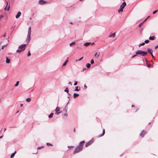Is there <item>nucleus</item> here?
<instances>
[{"instance_id": "nucleus-36", "label": "nucleus", "mask_w": 158, "mask_h": 158, "mask_svg": "<svg viewBox=\"0 0 158 158\" xmlns=\"http://www.w3.org/2000/svg\"><path fill=\"white\" fill-rule=\"evenodd\" d=\"M8 3L7 2H6V7L4 8V10H6V7H7V6L8 5Z\"/></svg>"}, {"instance_id": "nucleus-45", "label": "nucleus", "mask_w": 158, "mask_h": 158, "mask_svg": "<svg viewBox=\"0 0 158 158\" xmlns=\"http://www.w3.org/2000/svg\"><path fill=\"white\" fill-rule=\"evenodd\" d=\"M69 84L70 85H72V83L71 82H69Z\"/></svg>"}, {"instance_id": "nucleus-18", "label": "nucleus", "mask_w": 158, "mask_h": 158, "mask_svg": "<svg viewBox=\"0 0 158 158\" xmlns=\"http://www.w3.org/2000/svg\"><path fill=\"white\" fill-rule=\"evenodd\" d=\"M79 94H76V93H74L73 94V98H76L77 97H78V96H79Z\"/></svg>"}, {"instance_id": "nucleus-32", "label": "nucleus", "mask_w": 158, "mask_h": 158, "mask_svg": "<svg viewBox=\"0 0 158 158\" xmlns=\"http://www.w3.org/2000/svg\"><path fill=\"white\" fill-rule=\"evenodd\" d=\"M31 54L30 52V51H28V53L27 54V56H31Z\"/></svg>"}, {"instance_id": "nucleus-56", "label": "nucleus", "mask_w": 158, "mask_h": 158, "mask_svg": "<svg viewBox=\"0 0 158 158\" xmlns=\"http://www.w3.org/2000/svg\"><path fill=\"white\" fill-rule=\"evenodd\" d=\"M97 54V52H96V53H95V54L94 56H96V54Z\"/></svg>"}, {"instance_id": "nucleus-59", "label": "nucleus", "mask_w": 158, "mask_h": 158, "mask_svg": "<svg viewBox=\"0 0 158 158\" xmlns=\"http://www.w3.org/2000/svg\"><path fill=\"white\" fill-rule=\"evenodd\" d=\"M70 23L71 24H73V23L72 22H70Z\"/></svg>"}, {"instance_id": "nucleus-10", "label": "nucleus", "mask_w": 158, "mask_h": 158, "mask_svg": "<svg viewBox=\"0 0 158 158\" xmlns=\"http://www.w3.org/2000/svg\"><path fill=\"white\" fill-rule=\"evenodd\" d=\"M116 33V32H114V33H113L112 34L110 35L109 36V37L110 38H114V37L115 36V33Z\"/></svg>"}, {"instance_id": "nucleus-42", "label": "nucleus", "mask_w": 158, "mask_h": 158, "mask_svg": "<svg viewBox=\"0 0 158 158\" xmlns=\"http://www.w3.org/2000/svg\"><path fill=\"white\" fill-rule=\"evenodd\" d=\"M6 45H4L2 47V48H1V49H3L4 47L6 46Z\"/></svg>"}, {"instance_id": "nucleus-14", "label": "nucleus", "mask_w": 158, "mask_h": 158, "mask_svg": "<svg viewBox=\"0 0 158 158\" xmlns=\"http://www.w3.org/2000/svg\"><path fill=\"white\" fill-rule=\"evenodd\" d=\"M149 39L150 40H153L156 39V37L154 36H150Z\"/></svg>"}, {"instance_id": "nucleus-29", "label": "nucleus", "mask_w": 158, "mask_h": 158, "mask_svg": "<svg viewBox=\"0 0 158 158\" xmlns=\"http://www.w3.org/2000/svg\"><path fill=\"white\" fill-rule=\"evenodd\" d=\"M149 40H146L144 41V43L146 44H148L149 42Z\"/></svg>"}, {"instance_id": "nucleus-20", "label": "nucleus", "mask_w": 158, "mask_h": 158, "mask_svg": "<svg viewBox=\"0 0 158 158\" xmlns=\"http://www.w3.org/2000/svg\"><path fill=\"white\" fill-rule=\"evenodd\" d=\"M86 66L87 68H89L91 66V64L89 63H87L86 64Z\"/></svg>"}, {"instance_id": "nucleus-34", "label": "nucleus", "mask_w": 158, "mask_h": 158, "mask_svg": "<svg viewBox=\"0 0 158 158\" xmlns=\"http://www.w3.org/2000/svg\"><path fill=\"white\" fill-rule=\"evenodd\" d=\"M158 11V10H156L155 11H154L153 12V14H155L156 12H157V11Z\"/></svg>"}, {"instance_id": "nucleus-35", "label": "nucleus", "mask_w": 158, "mask_h": 158, "mask_svg": "<svg viewBox=\"0 0 158 158\" xmlns=\"http://www.w3.org/2000/svg\"><path fill=\"white\" fill-rule=\"evenodd\" d=\"M46 144L47 145H50V146H52V145L49 143H46Z\"/></svg>"}, {"instance_id": "nucleus-41", "label": "nucleus", "mask_w": 158, "mask_h": 158, "mask_svg": "<svg viewBox=\"0 0 158 158\" xmlns=\"http://www.w3.org/2000/svg\"><path fill=\"white\" fill-rule=\"evenodd\" d=\"M10 5H9V6H8V8H7V11H8V10H9V9H10Z\"/></svg>"}, {"instance_id": "nucleus-55", "label": "nucleus", "mask_w": 158, "mask_h": 158, "mask_svg": "<svg viewBox=\"0 0 158 158\" xmlns=\"http://www.w3.org/2000/svg\"><path fill=\"white\" fill-rule=\"evenodd\" d=\"M69 101H68V103H67V105H68V103H69Z\"/></svg>"}, {"instance_id": "nucleus-48", "label": "nucleus", "mask_w": 158, "mask_h": 158, "mask_svg": "<svg viewBox=\"0 0 158 158\" xmlns=\"http://www.w3.org/2000/svg\"><path fill=\"white\" fill-rule=\"evenodd\" d=\"M151 54V56H152V57L153 58H154V56H153V55L152 53Z\"/></svg>"}, {"instance_id": "nucleus-30", "label": "nucleus", "mask_w": 158, "mask_h": 158, "mask_svg": "<svg viewBox=\"0 0 158 158\" xmlns=\"http://www.w3.org/2000/svg\"><path fill=\"white\" fill-rule=\"evenodd\" d=\"M145 44V43H143L141 44H139V46H143V45H144Z\"/></svg>"}, {"instance_id": "nucleus-44", "label": "nucleus", "mask_w": 158, "mask_h": 158, "mask_svg": "<svg viewBox=\"0 0 158 158\" xmlns=\"http://www.w3.org/2000/svg\"><path fill=\"white\" fill-rule=\"evenodd\" d=\"M143 23L142 22V23H140L139 25V27H140L141 26V25Z\"/></svg>"}, {"instance_id": "nucleus-16", "label": "nucleus", "mask_w": 158, "mask_h": 158, "mask_svg": "<svg viewBox=\"0 0 158 158\" xmlns=\"http://www.w3.org/2000/svg\"><path fill=\"white\" fill-rule=\"evenodd\" d=\"M10 60L7 57H6V63L7 64H9L10 63Z\"/></svg>"}, {"instance_id": "nucleus-63", "label": "nucleus", "mask_w": 158, "mask_h": 158, "mask_svg": "<svg viewBox=\"0 0 158 158\" xmlns=\"http://www.w3.org/2000/svg\"><path fill=\"white\" fill-rule=\"evenodd\" d=\"M94 44V43H93L92 44Z\"/></svg>"}, {"instance_id": "nucleus-22", "label": "nucleus", "mask_w": 158, "mask_h": 158, "mask_svg": "<svg viewBox=\"0 0 158 158\" xmlns=\"http://www.w3.org/2000/svg\"><path fill=\"white\" fill-rule=\"evenodd\" d=\"M80 88H79V89H78V86H77L76 87L75 89L74 90L75 91H79V89H80Z\"/></svg>"}, {"instance_id": "nucleus-33", "label": "nucleus", "mask_w": 158, "mask_h": 158, "mask_svg": "<svg viewBox=\"0 0 158 158\" xmlns=\"http://www.w3.org/2000/svg\"><path fill=\"white\" fill-rule=\"evenodd\" d=\"M94 61L93 59H92L90 63L91 64H93L94 63Z\"/></svg>"}, {"instance_id": "nucleus-1", "label": "nucleus", "mask_w": 158, "mask_h": 158, "mask_svg": "<svg viewBox=\"0 0 158 158\" xmlns=\"http://www.w3.org/2000/svg\"><path fill=\"white\" fill-rule=\"evenodd\" d=\"M85 143L84 141H81L79 144L75 148L73 152V154H76L82 150L83 148V143Z\"/></svg>"}, {"instance_id": "nucleus-21", "label": "nucleus", "mask_w": 158, "mask_h": 158, "mask_svg": "<svg viewBox=\"0 0 158 158\" xmlns=\"http://www.w3.org/2000/svg\"><path fill=\"white\" fill-rule=\"evenodd\" d=\"M53 113H51L48 116L49 118H51L52 117V116H53Z\"/></svg>"}, {"instance_id": "nucleus-61", "label": "nucleus", "mask_w": 158, "mask_h": 158, "mask_svg": "<svg viewBox=\"0 0 158 158\" xmlns=\"http://www.w3.org/2000/svg\"><path fill=\"white\" fill-rule=\"evenodd\" d=\"M75 129H74V132H75Z\"/></svg>"}, {"instance_id": "nucleus-5", "label": "nucleus", "mask_w": 158, "mask_h": 158, "mask_svg": "<svg viewBox=\"0 0 158 158\" xmlns=\"http://www.w3.org/2000/svg\"><path fill=\"white\" fill-rule=\"evenodd\" d=\"M55 114H58L60 113V108L57 107L55 109Z\"/></svg>"}, {"instance_id": "nucleus-40", "label": "nucleus", "mask_w": 158, "mask_h": 158, "mask_svg": "<svg viewBox=\"0 0 158 158\" xmlns=\"http://www.w3.org/2000/svg\"><path fill=\"white\" fill-rule=\"evenodd\" d=\"M3 15H0V20L3 17Z\"/></svg>"}, {"instance_id": "nucleus-37", "label": "nucleus", "mask_w": 158, "mask_h": 158, "mask_svg": "<svg viewBox=\"0 0 158 158\" xmlns=\"http://www.w3.org/2000/svg\"><path fill=\"white\" fill-rule=\"evenodd\" d=\"M43 146L39 147H38V149H40L41 148H43Z\"/></svg>"}, {"instance_id": "nucleus-12", "label": "nucleus", "mask_w": 158, "mask_h": 158, "mask_svg": "<svg viewBox=\"0 0 158 158\" xmlns=\"http://www.w3.org/2000/svg\"><path fill=\"white\" fill-rule=\"evenodd\" d=\"M148 52L150 54H151L152 53L153 51L152 49L150 48H148L147 49Z\"/></svg>"}, {"instance_id": "nucleus-28", "label": "nucleus", "mask_w": 158, "mask_h": 158, "mask_svg": "<svg viewBox=\"0 0 158 158\" xmlns=\"http://www.w3.org/2000/svg\"><path fill=\"white\" fill-rule=\"evenodd\" d=\"M19 81H17V82L16 83V84L15 85V86L16 87V86H18V85H19Z\"/></svg>"}, {"instance_id": "nucleus-64", "label": "nucleus", "mask_w": 158, "mask_h": 158, "mask_svg": "<svg viewBox=\"0 0 158 158\" xmlns=\"http://www.w3.org/2000/svg\"><path fill=\"white\" fill-rule=\"evenodd\" d=\"M150 123H150H150H149V124H150Z\"/></svg>"}, {"instance_id": "nucleus-38", "label": "nucleus", "mask_w": 158, "mask_h": 158, "mask_svg": "<svg viewBox=\"0 0 158 158\" xmlns=\"http://www.w3.org/2000/svg\"><path fill=\"white\" fill-rule=\"evenodd\" d=\"M83 57H81V58H80L78 60H76V61H80L83 58Z\"/></svg>"}, {"instance_id": "nucleus-23", "label": "nucleus", "mask_w": 158, "mask_h": 158, "mask_svg": "<svg viewBox=\"0 0 158 158\" xmlns=\"http://www.w3.org/2000/svg\"><path fill=\"white\" fill-rule=\"evenodd\" d=\"M105 133V129H104L103 130L102 134L99 137L102 136H103L104 135Z\"/></svg>"}, {"instance_id": "nucleus-49", "label": "nucleus", "mask_w": 158, "mask_h": 158, "mask_svg": "<svg viewBox=\"0 0 158 158\" xmlns=\"http://www.w3.org/2000/svg\"><path fill=\"white\" fill-rule=\"evenodd\" d=\"M158 47V45H157L155 47V48H157Z\"/></svg>"}, {"instance_id": "nucleus-17", "label": "nucleus", "mask_w": 158, "mask_h": 158, "mask_svg": "<svg viewBox=\"0 0 158 158\" xmlns=\"http://www.w3.org/2000/svg\"><path fill=\"white\" fill-rule=\"evenodd\" d=\"M64 91L65 92H66L68 94V95H69V96L70 95V94H69V90L68 89V88H66L64 90Z\"/></svg>"}, {"instance_id": "nucleus-46", "label": "nucleus", "mask_w": 158, "mask_h": 158, "mask_svg": "<svg viewBox=\"0 0 158 158\" xmlns=\"http://www.w3.org/2000/svg\"><path fill=\"white\" fill-rule=\"evenodd\" d=\"M147 18H146V19H145L144 20V21L143 22V23L145 21H146L147 20Z\"/></svg>"}, {"instance_id": "nucleus-4", "label": "nucleus", "mask_w": 158, "mask_h": 158, "mask_svg": "<svg viewBox=\"0 0 158 158\" xmlns=\"http://www.w3.org/2000/svg\"><path fill=\"white\" fill-rule=\"evenodd\" d=\"M26 47V45L25 44H23L21 45V46L19 47V48L20 49H21L22 51H23L25 49Z\"/></svg>"}, {"instance_id": "nucleus-51", "label": "nucleus", "mask_w": 158, "mask_h": 158, "mask_svg": "<svg viewBox=\"0 0 158 158\" xmlns=\"http://www.w3.org/2000/svg\"><path fill=\"white\" fill-rule=\"evenodd\" d=\"M20 105L22 107L23 106V104L21 103V104H20Z\"/></svg>"}, {"instance_id": "nucleus-7", "label": "nucleus", "mask_w": 158, "mask_h": 158, "mask_svg": "<svg viewBox=\"0 0 158 158\" xmlns=\"http://www.w3.org/2000/svg\"><path fill=\"white\" fill-rule=\"evenodd\" d=\"M31 27H29L28 29V34L27 36H31Z\"/></svg>"}, {"instance_id": "nucleus-13", "label": "nucleus", "mask_w": 158, "mask_h": 158, "mask_svg": "<svg viewBox=\"0 0 158 158\" xmlns=\"http://www.w3.org/2000/svg\"><path fill=\"white\" fill-rule=\"evenodd\" d=\"M31 36H27V39L26 40V42L27 43H28L30 40V39H31V37H30Z\"/></svg>"}, {"instance_id": "nucleus-53", "label": "nucleus", "mask_w": 158, "mask_h": 158, "mask_svg": "<svg viewBox=\"0 0 158 158\" xmlns=\"http://www.w3.org/2000/svg\"><path fill=\"white\" fill-rule=\"evenodd\" d=\"M3 137V135L0 136V138H1V139Z\"/></svg>"}, {"instance_id": "nucleus-54", "label": "nucleus", "mask_w": 158, "mask_h": 158, "mask_svg": "<svg viewBox=\"0 0 158 158\" xmlns=\"http://www.w3.org/2000/svg\"><path fill=\"white\" fill-rule=\"evenodd\" d=\"M6 128H5L4 129V131H6Z\"/></svg>"}, {"instance_id": "nucleus-26", "label": "nucleus", "mask_w": 158, "mask_h": 158, "mask_svg": "<svg viewBox=\"0 0 158 158\" xmlns=\"http://www.w3.org/2000/svg\"><path fill=\"white\" fill-rule=\"evenodd\" d=\"M75 44V42H72L71 43H70V44H69V46H72V45L73 44Z\"/></svg>"}, {"instance_id": "nucleus-52", "label": "nucleus", "mask_w": 158, "mask_h": 158, "mask_svg": "<svg viewBox=\"0 0 158 158\" xmlns=\"http://www.w3.org/2000/svg\"><path fill=\"white\" fill-rule=\"evenodd\" d=\"M84 87H85V88H87V86L85 84L84 85Z\"/></svg>"}, {"instance_id": "nucleus-27", "label": "nucleus", "mask_w": 158, "mask_h": 158, "mask_svg": "<svg viewBox=\"0 0 158 158\" xmlns=\"http://www.w3.org/2000/svg\"><path fill=\"white\" fill-rule=\"evenodd\" d=\"M123 9L121 8H120V9L118 10V12H123Z\"/></svg>"}, {"instance_id": "nucleus-25", "label": "nucleus", "mask_w": 158, "mask_h": 158, "mask_svg": "<svg viewBox=\"0 0 158 158\" xmlns=\"http://www.w3.org/2000/svg\"><path fill=\"white\" fill-rule=\"evenodd\" d=\"M68 60H66L63 63V64L62 65V66H65L66 64L68 62Z\"/></svg>"}, {"instance_id": "nucleus-31", "label": "nucleus", "mask_w": 158, "mask_h": 158, "mask_svg": "<svg viewBox=\"0 0 158 158\" xmlns=\"http://www.w3.org/2000/svg\"><path fill=\"white\" fill-rule=\"evenodd\" d=\"M22 51V50H21V49H17V50H16V52H20L21 51Z\"/></svg>"}, {"instance_id": "nucleus-57", "label": "nucleus", "mask_w": 158, "mask_h": 158, "mask_svg": "<svg viewBox=\"0 0 158 158\" xmlns=\"http://www.w3.org/2000/svg\"><path fill=\"white\" fill-rule=\"evenodd\" d=\"M150 17V16H148L147 18V19Z\"/></svg>"}, {"instance_id": "nucleus-2", "label": "nucleus", "mask_w": 158, "mask_h": 158, "mask_svg": "<svg viewBox=\"0 0 158 158\" xmlns=\"http://www.w3.org/2000/svg\"><path fill=\"white\" fill-rule=\"evenodd\" d=\"M147 54V52L141 50H138L136 51V54H139L142 56H144Z\"/></svg>"}, {"instance_id": "nucleus-15", "label": "nucleus", "mask_w": 158, "mask_h": 158, "mask_svg": "<svg viewBox=\"0 0 158 158\" xmlns=\"http://www.w3.org/2000/svg\"><path fill=\"white\" fill-rule=\"evenodd\" d=\"M90 44H91L90 43L87 42V43H85L84 44V45L86 47H87V46H88L89 45H90Z\"/></svg>"}, {"instance_id": "nucleus-39", "label": "nucleus", "mask_w": 158, "mask_h": 158, "mask_svg": "<svg viewBox=\"0 0 158 158\" xmlns=\"http://www.w3.org/2000/svg\"><path fill=\"white\" fill-rule=\"evenodd\" d=\"M77 81H76L74 84V85H77Z\"/></svg>"}, {"instance_id": "nucleus-24", "label": "nucleus", "mask_w": 158, "mask_h": 158, "mask_svg": "<svg viewBox=\"0 0 158 158\" xmlns=\"http://www.w3.org/2000/svg\"><path fill=\"white\" fill-rule=\"evenodd\" d=\"M26 101L27 102H29L31 101V99L30 98H27L26 99Z\"/></svg>"}, {"instance_id": "nucleus-43", "label": "nucleus", "mask_w": 158, "mask_h": 158, "mask_svg": "<svg viewBox=\"0 0 158 158\" xmlns=\"http://www.w3.org/2000/svg\"><path fill=\"white\" fill-rule=\"evenodd\" d=\"M137 55V54H136L134 55L133 56H132V57H131V58H133V57H135V56H136Z\"/></svg>"}, {"instance_id": "nucleus-11", "label": "nucleus", "mask_w": 158, "mask_h": 158, "mask_svg": "<svg viewBox=\"0 0 158 158\" xmlns=\"http://www.w3.org/2000/svg\"><path fill=\"white\" fill-rule=\"evenodd\" d=\"M21 15V12L20 11H19L17 13V15L16 16V19L18 18Z\"/></svg>"}, {"instance_id": "nucleus-9", "label": "nucleus", "mask_w": 158, "mask_h": 158, "mask_svg": "<svg viewBox=\"0 0 158 158\" xmlns=\"http://www.w3.org/2000/svg\"><path fill=\"white\" fill-rule=\"evenodd\" d=\"M146 133V132H145L144 130H143L142 133L140 134V135L142 137H143Z\"/></svg>"}, {"instance_id": "nucleus-58", "label": "nucleus", "mask_w": 158, "mask_h": 158, "mask_svg": "<svg viewBox=\"0 0 158 158\" xmlns=\"http://www.w3.org/2000/svg\"><path fill=\"white\" fill-rule=\"evenodd\" d=\"M134 105H132V106H131V107H134Z\"/></svg>"}, {"instance_id": "nucleus-19", "label": "nucleus", "mask_w": 158, "mask_h": 158, "mask_svg": "<svg viewBox=\"0 0 158 158\" xmlns=\"http://www.w3.org/2000/svg\"><path fill=\"white\" fill-rule=\"evenodd\" d=\"M16 153V151H15L10 156V158H13L14 156H15V154Z\"/></svg>"}, {"instance_id": "nucleus-3", "label": "nucleus", "mask_w": 158, "mask_h": 158, "mask_svg": "<svg viewBox=\"0 0 158 158\" xmlns=\"http://www.w3.org/2000/svg\"><path fill=\"white\" fill-rule=\"evenodd\" d=\"M94 141V139H92L91 140H90L88 142L86 143L85 145V147H87L90 145Z\"/></svg>"}, {"instance_id": "nucleus-6", "label": "nucleus", "mask_w": 158, "mask_h": 158, "mask_svg": "<svg viewBox=\"0 0 158 158\" xmlns=\"http://www.w3.org/2000/svg\"><path fill=\"white\" fill-rule=\"evenodd\" d=\"M39 4L43 5L47 3V2L44 0H40L39 2Z\"/></svg>"}, {"instance_id": "nucleus-50", "label": "nucleus", "mask_w": 158, "mask_h": 158, "mask_svg": "<svg viewBox=\"0 0 158 158\" xmlns=\"http://www.w3.org/2000/svg\"><path fill=\"white\" fill-rule=\"evenodd\" d=\"M64 115H65V116H67V115H68V114L67 113H66V114H64Z\"/></svg>"}, {"instance_id": "nucleus-62", "label": "nucleus", "mask_w": 158, "mask_h": 158, "mask_svg": "<svg viewBox=\"0 0 158 158\" xmlns=\"http://www.w3.org/2000/svg\"><path fill=\"white\" fill-rule=\"evenodd\" d=\"M67 98H69V97H67Z\"/></svg>"}, {"instance_id": "nucleus-60", "label": "nucleus", "mask_w": 158, "mask_h": 158, "mask_svg": "<svg viewBox=\"0 0 158 158\" xmlns=\"http://www.w3.org/2000/svg\"><path fill=\"white\" fill-rule=\"evenodd\" d=\"M99 56V55L98 54V57Z\"/></svg>"}, {"instance_id": "nucleus-47", "label": "nucleus", "mask_w": 158, "mask_h": 158, "mask_svg": "<svg viewBox=\"0 0 158 158\" xmlns=\"http://www.w3.org/2000/svg\"><path fill=\"white\" fill-rule=\"evenodd\" d=\"M147 67H148V68H150V65H148H148H147Z\"/></svg>"}, {"instance_id": "nucleus-8", "label": "nucleus", "mask_w": 158, "mask_h": 158, "mask_svg": "<svg viewBox=\"0 0 158 158\" xmlns=\"http://www.w3.org/2000/svg\"><path fill=\"white\" fill-rule=\"evenodd\" d=\"M126 5V3L125 2H123L120 6V8L123 9Z\"/></svg>"}]
</instances>
